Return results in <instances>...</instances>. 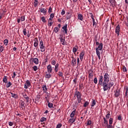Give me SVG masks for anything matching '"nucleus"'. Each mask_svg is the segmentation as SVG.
Listing matches in <instances>:
<instances>
[{
    "mask_svg": "<svg viewBox=\"0 0 128 128\" xmlns=\"http://www.w3.org/2000/svg\"><path fill=\"white\" fill-rule=\"evenodd\" d=\"M104 81V76H100L99 78V84H102L103 90L104 92L106 90H110V88L114 86V82H102Z\"/></svg>",
    "mask_w": 128,
    "mask_h": 128,
    "instance_id": "1",
    "label": "nucleus"
},
{
    "mask_svg": "<svg viewBox=\"0 0 128 128\" xmlns=\"http://www.w3.org/2000/svg\"><path fill=\"white\" fill-rule=\"evenodd\" d=\"M39 46L40 48V52H44L46 51V46L44 44V41L41 40L40 42Z\"/></svg>",
    "mask_w": 128,
    "mask_h": 128,
    "instance_id": "2",
    "label": "nucleus"
},
{
    "mask_svg": "<svg viewBox=\"0 0 128 128\" xmlns=\"http://www.w3.org/2000/svg\"><path fill=\"white\" fill-rule=\"evenodd\" d=\"M110 74H108V73L106 72L104 74V77H103V81L102 82H110Z\"/></svg>",
    "mask_w": 128,
    "mask_h": 128,
    "instance_id": "3",
    "label": "nucleus"
},
{
    "mask_svg": "<svg viewBox=\"0 0 128 128\" xmlns=\"http://www.w3.org/2000/svg\"><path fill=\"white\" fill-rule=\"evenodd\" d=\"M76 96L77 98V100L78 104H80V102H82V94L80 92H76Z\"/></svg>",
    "mask_w": 128,
    "mask_h": 128,
    "instance_id": "4",
    "label": "nucleus"
},
{
    "mask_svg": "<svg viewBox=\"0 0 128 128\" xmlns=\"http://www.w3.org/2000/svg\"><path fill=\"white\" fill-rule=\"evenodd\" d=\"M19 106L22 110H24V108H26L25 103H24V100H20V102L19 103Z\"/></svg>",
    "mask_w": 128,
    "mask_h": 128,
    "instance_id": "5",
    "label": "nucleus"
},
{
    "mask_svg": "<svg viewBox=\"0 0 128 128\" xmlns=\"http://www.w3.org/2000/svg\"><path fill=\"white\" fill-rule=\"evenodd\" d=\"M60 43L62 44V46L66 45V40L64 39V37H60Z\"/></svg>",
    "mask_w": 128,
    "mask_h": 128,
    "instance_id": "6",
    "label": "nucleus"
},
{
    "mask_svg": "<svg viewBox=\"0 0 128 128\" xmlns=\"http://www.w3.org/2000/svg\"><path fill=\"white\" fill-rule=\"evenodd\" d=\"M30 86V82L29 80H27L24 84V88H28Z\"/></svg>",
    "mask_w": 128,
    "mask_h": 128,
    "instance_id": "7",
    "label": "nucleus"
},
{
    "mask_svg": "<svg viewBox=\"0 0 128 128\" xmlns=\"http://www.w3.org/2000/svg\"><path fill=\"white\" fill-rule=\"evenodd\" d=\"M120 25H118L116 26V34H118V36H120Z\"/></svg>",
    "mask_w": 128,
    "mask_h": 128,
    "instance_id": "8",
    "label": "nucleus"
},
{
    "mask_svg": "<svg viewBox=\"0 0 128 128\" xmlns=\"http://www.w3.org/2000/svg\"><path fill=\"white\" fill-rule=\"evenodd\" d=\"M30 60L34 62L35 64H38V58H32Z\"/></svg>",
    "mask_w": 128,
    "mask_h": 128,
    "instance_id": "9",
    "label": "nucleus"
},
{
    "mask_svg": "<svg viewBox=\"0 0 128 128\" xmlns=\"http://www.w3.org/2000/svg\"><path fill=\"white\" fill-rule=\"evenodd\" d=\"M71 64H72V66H75L76 64V59L74 57H72V60L71 62Z\"/></svg>",
    "mask_w": 128,
    "mask_h": 128,
    "instance_id": "10",
    "label": "nucleus"
},
{
    "mask_svg": "<svg viewBox=\"0 0 128 128\" xmlns=\"http://www.w3.org/2000/svg\"><path fill=\"white\" fill-rule=\"evenodd\" d=\"M84 51H82L80 52V58L81 62H82L83 60H84Z\"/></svg>",
    "mask_w": 128,
    "mask_h": 128,
    "instance_id": "11",
    "label": "nucleus"
},
{
    "mask_svg": "<svg viewBox=\"0 0 128 128\" xmlns=\"http://www.w3.org/2000/svg\"><path fill=\"white\" fill-rule=\"evenodd\" d=\"M38 46V38H35L34 39V48H36Z\"/></svg>",
    "mask_w": 128,
    "mask_h": 128,
    "instance_id": "12",
    "label": "nucleus"
},
{
    "mask_svg": "<svg viewBox=\"0 0 128 128\" xmlns=\"http://www.w3.org/2000/svg\"><path fill=\"white\" fill-rule=\"evenodd\" d=\"M76 118H71L68 120V123L72 124L76 122Z\"/></svg>",
    "mask_w": 128,
    "mask_h": 128,
    "instance_id": "13",
    "label": "nucleus"
},
{
    "mask_svg": "<svg viewBox=\"0 0 128 128\" xmlns=\"http://www.w3.org/2000/svg\"><path fill=\"white\" fill-rule=\"evenodd\" d=\"M47 70L48 72L51 73L52 72V65L49 64L47 66Z\"/></svg>",
    "mask_w": 128,
    "mask_h": 128,
    "instance_id": "14",
    "label": "nucleus"
},
{
    "mask_svg": "<svg viewBox=\"0 0 128 128\" xmlns=\"http://www.w3.org/2000/svg\"><path fill=\"white\" fill-rule=\"evenodd\" d=\"M102 46H104V44L102 43H100L98 46L96 48V50H102Z\"/></svg>",
    "mask_w": 128,
    "mask_h": 128,
    "instance_id": "15",
    "label": "nucleus"
},
{
    "mask_svg": "<svg viewBox=\"0 0 128 128\" xmlns=\"http://www.w3.org/2000/svg\"><path fill=\"white\" fill-rule=\"evenodd\" d=\"M96 54L98 56V60H100V50L96 49Z\"/></svg>",
    "mask_w": 128,
    "mask_h": 128,
    "instance_id": "16",
    "label": "nucleus"
},
{
    "mask_svg": "<svg viewBox=\"0 0 128 128\" xmlns=\"http://www.w3.org/2000/svg\"><path fill=\"white\" fill-rule=\"evenodd\" d=\"M62 30L65 32V34H68V24H66L63 27Z\"/></svg>",
    "mask_w": 128,
    "mask_h": 128,
    "instance_id": "17",
    "label": "nucleus"
},
{
    "mask_svg": "<svg viewBox=\"0 0 128 128\" xmlns=\"http://www.w3.org/2000/svg\"><path fill=\"white\" fill-rule=\"evenodd\" d=\"M76 110L74 109L70 114V118H74V116H76Z\"/></svg>",
    "mask_w": 128,
    "mask_h": 128,
    "instance_id": "18",
    "label": "nucleus"
},
{
    "mask_svg": "<svg viewBox=\"0 0 128 128\" xmlns=\"http://www.w3.org/2000/svg\"><path fill=\"white\" fill-rule=\"evenodd\" d=\"M78 18L80 20L82 21L84 20V16H82V14H78Z\"/></svg>",
    "mask_w": 128,
    "mask_h": 128,
    "instance_id": "19",
    "label": "nucleus"
},
{
    "mask_svg": "<svg viewBox=\"0 0 128 128\" xmlns=\"http://www.w3.org/2000/svg\"><path fill=\"white\" fill-rule=\"evenodd\" d=\"M124 90H125V96L126 98H128V87L124 88Z\"/></svg>",
    "mask_w": 128,
    "mask_h": 128,
    "instance_id": "20",
    "label": "nucleus"
},
{
    "mask_svg": "<svg viewBox=\"0 0 128 128\" xmlns=\"http://www.w3.org/2000/svg\"><path fill=\"white\" fill-rule=\"evenodd\" d=\"M45 78H52V74L50 72H46V74L45 75Z\"/></svg>",
    "mask_w": 128,
    "mask_h": 128,
    "instance_id": "21",
    "label": "nucleus"
},
{
    "mask_svg": "<svg viewBox=\"0 0 128 128\" xmlns=\"http://www.w3.org/2000/svg\"><path fill=\"white\" fill-rule=\"evenodd\" d=\"M40 12L44 14H46V10L44 8H41Z\"/></svg>",
    "mask_w": 128,
    "mask_h": 128,
    "instance_id": "22",
    "label": "nucleus"
},
{
    "mask_svg": "<svg viewBox=\"0 0 128 128\" xmlns=\"http://www.w3.org/2000/svg\"><path fill=\"white\" fill-rule=\"evenodd\" d=\"M11 96L12 98H18V94H14L12 92H10Z\"/></svg>",
    "mask_w": 128,
    "mask_h": 128,
    "instance_id": "23",
    "label": "nucleus"
},
{
    "mask_svg": "<svg viewBox=\"0 0 128 128\" xmlns=\"http://www.w3.org/2000/svg\"><path fill=\"white\" fill-rule=\"evenodd\" d=\"M42 88H43L44 92L46 93V90H48V88H46V86L44 85L42 86Z\"/></svg>",
    "mask_w": 128,
    "mask_h": 128,
    "instance_id": "24",
    "label": "nucleus"
},
{
    "mask_svg": "<svg viewBox=\"0 0 128 128\" xmlns=\"http://www.w3.org/2000/svg\"><path fill=\"white\" fill-rule=\"evenodd\" d=\"M114 96L116 98H118L120 96V91L116 90L114 93Z\"/></svg>",
    "mask_w": 128,
    "mask_h": 128,
    "instance_id": "25",
    "label": "nucleus"
},
{
    "mask_svg": "<svg viewBox=\"0 0 128 128\" xmlns=\"http://www.w3.org/2000/svg\"><path fill=\"white\" fill-rule=\"evenodd\" d=\"M110 2L112 6H116V0H110Z\"/></svg>",
    "mask_w": 128,
    "mask_h": 128,
    "instance_id": "26",
    "label": "nucleus"
},
{
    "mask_svg": "<svg viewBox=\"0 0 128 128\" xmlns=\"http://www.w3.org/2000/svg\"><path fill=\"white\" fill-rule=\"evenodd\" d=\"M48 108H52L54 106V104H52V103L48 102Z\"/></svg>",
    "mask_w": 128,
    "mask_h": 128,
    "instance_id": "27",
    "label": "nucleus"
},
{
    "mask_svg": "<svg viewBox=\"0 0 128 128\" xmlns=\"http://www.w3.org/2000/svg\"><path fill=\"white\" fill-rule=\"evenodd\" d=\"M4 44L5 46H8V39H5L4 40Z\"/></svg>",
    "mask_w": 128,
    "mask_h": 128,
    "instance_id": "28",
    "label": "nucleus"
},
{
    "mask_svg": "<svg viewBox=\"0 0 128 128\" xmlns=\"http://www.w3.org/2000/svg\"><path fill=\"white\" fill-rule=\"evenodd\" d=\"M3 82H4L5 84H6V82H8V78H6V76H4L3 78Z\"/></svg>",
    "mask_w": 128,
    "mask_h": 128,
    "instance_id": "29",
    "label": "nucleus"
},
{
    "mask_svg": "<svg viewBox=\"0 0 128 128\" xmlns=\"http://www.w3.org/2000/svg\"><path fill=\"white\" fill-rule=\"evenodd\" d=\"M88 104H90V102L88 101L86 102L84 104V108H86Z\"/></svg>",
    "mask_w": 128,
    "mask_h": 128,
    "instance_id": "30",
    "label": "nucleus"
},
{
    "mask_svg": "<svg viewBox=\"0 0 128 128\" xmlns=\"http://www.w3.org/2000/svg\"><path fill=\"white\" fill-rule=\"evenodd\" d=\"M104 124H106V126H108V120L106 119V118H104Z\"/></svg>",
    "mask_w": 128,
    "mask_h": 128,
    "instance_id": "31",
    "label": "nucleus"
},
{
    "mask_svg": "<svg viewBox=\"0 0 128 128\" xmlns=\"http://www.w3.org/2000/svg\"><path fill=\"white\" fill-rule=\"evenodd\" d=\"M96 100H94L92 101V105H91V106L92 108H93V106H96Z\"/></svg>",
    "mask_w": 128,
    "mask_h": 128,
    "instance_id": "32",
    "label": "nucleus"
},
{
    "mask_svg": "<svg viewBox=\"0 0 128 128\" xmlns=\"http://www.w3.org/2000/svg\"><path fill=\"white\" fill-rule=\"evenodd\" d=\"M41 122H46V118L43 117L40 118Z\"/></svg>",
    "mask_w": 128,
    "mask_h": 128,
    "instance_id": "33",
    "label": "nucleus"
},
{
    "mask_svg": "<svg viewBox=\"0 0 128 128\" xmlns=\"http://www.w3.org/2000/svg\"><path fill=\"white\" fill-rule=\"evenodd\" d=\"M60 30V28H58V27H55L54 28V32H58V31Z\"/></svg>",
    "mask_w": 128,
    "mask_h": 128,
    "instance_id": "34",
    "label": "nucleus"
},
{
    "mask_svg": "<svg viewBox=\"0 0 128 128\" xmlns=\"http://www.w3.org/2000/svg\"><path fill=\"white\" fill-rule=\"evenodd\" d=\"M114 122V119L112 118H110L109 120V124L110 125L112 124V122Z\"/></svg>",
    "mask_w": 128,
    "mask_h": 128,
    "instance_id": "35",
    "label": "nucleus"
},
{
    "mask_svg": "<svg viewBox=\"0 0 128 128\" xmlns=\"http://www.w3.org/2000/svg\"><path fill=\"white\" fill-rule=\"evenodd\" d=\"M22 96H23L24 98H26V99L30 98V97H28V96L26 95V94H25V93L23 94Z\"/></svg>",
    "mask_w": 128,
    "mask_h": 128,
    "instance_id": "36",
    "label": "nucleus"
},
{
    "mask_svg": "<svg viewBox=\"0 0 128 128\" xmlns=\"http://www.w3.org/2000/svg\"><path fill=\"white\" fill-rule=\"evenodd\" d=\"M46 95L45 96V98H46V100H48L50 96V94H48V92H46Z\"/></svg>",
    "mask_w": 128,
    "mask_h": 128,
    "instance_id": "37",
    "label": "nucleus"
},
{
    "mask_svg": "<svg viewBox=\"0 0 128 128\" xmlns=\"http://www.w3.org/2000/svg\"><path fill=\"white\" fill-rule=\"evenodd\" d=\"M38 0H34V6L35 8H36V6H38Z\"/></svg>",
    "mask_w": 128,
    "mask_h": 128,
    "instance_id": "38",
    "label": "nucleus"
},
{
    "mask_svg": "<svg viewBox=\"0 0 128 128\" xmlns=\"http://www.w3.org/2000/svg\"><path fill=\"white\" fill-rule=\"evenodd\" d=\"M20 21H21V22H24V20H26V18H25L24 16H22L20 17Z\"/></svg>",
    "mask_w": 128,
    "mask_h": 128,
    "instance_id": "39",
    "label": "nucleus"
},
{
    "mask_svg": "<svg viewBox=\"0 0 128 128\" xmlns=\"http://www.w3.org/2000/svg\"><path fill=\"white\" fill-rule=\"evenodd\" d=\"M4 47L3 46H0V52H4Z\"/></svg>",
    "mask_w": 128,
    "mask_h": 128,
    "instance_id": "40",
    "label": "nucleus"
},
{
    "mask_svg": "<svg viewBox=\"0 0 128 128\" xmlns=\"http://www.w3.org/2000/svg\"><path fill=\"white\" fill-rule=\"evenodd\" d=\"M41 20H42V22H46V18H44V16L42 17Z\"/></svg>",
    "mask_w": 128,
    "mask_h": 128,
    "instance_id": "41",
    "label": "nucleus"
},
{
    "mask_svg": "<svg viewBox=\"0 0 128 128\" xmlns=\"http://www.w3.org/2000/svg\"><path fill=\"white\" fill-rule=\"evenodd\" d=\"M32 68H33L34 72H36V70H38V66H33Z\"/></svg>",
    "mask_w": 128,
    "mask_h": 128,
    "instance_id": "42",
    "label": "nucleus"
},
{
    "mask_svg": "<svg viewBox=\"0 0 128 128\" xmlns=\"http://www.w3.org/2000/svg\"><path fill=\"white\" fill-rule=\"evenodd\" d=\"M92 124V120H88L87 126H90Z\"/></svg>",
    "mask_w": 128,
    "mask_h": 128,
    "instance_id": "43",
    "label": "nucleus"
},
{
    "mask_svg": "<svg viewBox=\"0 0 128 128\" xmlns=\"http://www.w3.org/2000/svg\"><path fill=\"white\" fill-rule=\"evenodd\" d=\"M56 60H52V62H51V64H52V66H54L56 64Z\"/></svg>",
    "mask_w": 128,
    "mask_h": 128,
    "instance_id": "44",
    "label": "nucleus"
},
{
    "mask_svg": "<svg viewBox=\"0 0 128 128\" xmlns=\"http://www.w3.org/2000/svg\"><path fill=\"white\" fill-rule=\"evenodd\" d=\"M77 50H78V49L76 48H74V47L73 48V49H72L73 52L76 53V52Z\"/></svg>",
    "mask_w": 128,
    "mask_h": 128,
    "instance_id": "45",
    "label": "nucleus"
},
{
    "mask_svg": "<svg viewBox=\"0 0 128 128\" xmlns=\"http://www.w3.org/2000/svg\"><path fill=\"white\" fill-rule=\"evenodd\" d=\"M92 20L93 22V26H96V20H94V19Z\"/></svg>",
    "mask_w": 128,
    "mask_h": 128,
    "instance_id": "46",
    "label": "nucleus"
},
{
    "mask_svg": "<svg viewBox=\"0 0 128 128\" xmlns=\"http://www.w3.org/2000/svg\"><path fill=\"white\" fill-rule=\"evenodd\" d=\"M110 112H108V114L106 115V118L108 119L110 118Z\"/></svg>",
    "mask_w": 128,
    "mask_h": 128,
    "instance_id": "47",
    "label": "nucleus"
},
{
    "mask_svg": "<svg viewBox=\"0 0 128 128\" xmlns=\"http://www.w3.org/2000/svg\"><path fill=\"white\" fill-rule=\"evenodd\" d=\"M23 32H24V36H26V28L24 29Z\"/></svg>",
    "mask_w": 128,
    "mask_h": 128,
    "instance_id": "48",
    "label": "nucleus"
},
{
    "mask_svg": "<svg viewBox=\"0 0 128 128\" xmlns=\"http://www.w3.org/2000/svg\"><path fill=\"white\" fill-rule=\"evenodd\" d=\"M12 84L10 82H9L8 84H6V88H10V86H12Z\"/></svg>",
    "mask_w": 128,
    "mask_h": 128,
    "instance_id": "49",
    "label": "nucleus"
},
{
    "mask_svg": "<svg viewBox=\"0 0 128 128\" xmlns=\"http://www.w3.org/2000/svg\"><path fill=\"white\" fill-rule=\"evenodd\" d=\"M52 7L50 6V7L49 8H48V12L49 14H50V12H52Z\"/></svg>",
    "mask_w": 128,
    "mask_h": 128,
    "instance_id": "50",
    "label": "nucleus"
},
{
    "mask_svg": "<svg viewBox=\"0 0 128 128\" xmlns=\"http://www.w3.org/2000/svg\"><path fill=\"white\" fill-rule=\"evenodd\" d=\"M122 70H123V72H128V70H126V67H125L124 66Z\"/></svg>",
    "mask_w": 128,
    "mask_h": 128,
    "instance_id": "51",
    "label": "nucleus"
},
{
    "mask_svg": "<svg viewBox=\"0 0 128 128\" xmlns=\"http://www.w3.org/2000/svg\"><path fill=\"white\" fill-rule=\"evenodd\" d=\"M89 78H92V76H94V74H92V73H90L89 74V76H88Z\"/></svg>",
    "mask_w": 128,
    "mask_h": 128,
    "instance_id": "52",
    "label": "nucleus"
},
{
    "mask_svg": "<svg viewBox=\"0 0 128 128\" xmlns=\"http://www.w3.org/2000/svg\"><path fill=\"white\" fill-rule=\"evenodd\" d=\"M50 18H54V13H52L50 14Z\"/></svg>",
    "mask_w": 128,
    "mask_h": 128,
    "instance_id": "53",
    "label": "nucleus"
},
{
    "mask_svg": "<svg viewBox=\"0 0 128 128\" xmlns=\"http://www.w3.org/2000/svg\"><path fill=\"white\" fill-rule=\"evenodd\" d=\"M66 14V11H64V10H62V12H61V14L62 16H64V14Z\"/></svg>",
    "mask_w": 128,
    "mask_h": 128,
    "instance_id": "54",
    "label": "nucleus"
},
{
    "mask_svg": "<svg viewBox=\"0 0 128 128\" xmlns=\"http://www.w3.org/2000/svg\"><path fill=\"white\" fill-rule=\"evenodd\" d=\"M90 15L91 18L92 20H94V14H92V13H90Z\"/></svg>",
    "mask_w": 128,
    "mask_h": 128,
    "instance_id": "55",
    "label": "nucleus"
},
{
    "mask_svg": "<svg viewBox=\"0 0 128 128\" xmlns=\"http://www.w3.org/2000/svg\"><path fill=\"white\" fill-rule=\"evenodd\" d=\"M106 128H112V126L110 124H108V125L106 126Z\"/></svg>",
    "mask_w": 128,
    "mask_h": 128,
    "instance_id": "56",
    "label": "nucleus"
},
{
    "mask_svg": "<svg viewBox=\"0 0 128 128\" xmlns=\"http://www.w3.org/2000/svg\"><path fill=\"white\" fill-rule=\"evenodd\" d=\"M94 82L95 84H98V78H94Z\"/></svg>",
    "mask_w": 128,
    "mask_h": 128,
    "instance_id": "57",
    "label": "nucleus"
},
{
    "mask_svg": "<svg viewBox=\"0 0 128 128\" xmlns=\"http://www.w3.org/2000/svg\"><path fill=\"white\" fill-rule=\"evenodd\" d=\"M54 70L56 72H58V67H55Z\"/></svg>",
    "mask_w": 128,
    "mask_h": 128,
    "instance_id": "58",
    "label": "nucleus"
},
{
    "mask_svg": "<svg viewBox=\"0 0 128 128\" xmlns=\"http://www.w3.org/2000/svg\"><path fill=\"white\" fill-rule=\"evenodd\" d=\"M77 64H78V66H80V58H77Z\"/></svg>",
    "mask_w": 128,
    "mask_h": 128,
    "instance_id": "59",
    "label": "nucleus"
},
{
    "mask_svg": "<svg viewBox=\"0 0 128 128\" xmlns=\"http://www.w3.org/2000/svg\"><path fill=\"white\" fill-rule=\"evenodd\" d=\"M48 24L49 26H52V22H48Z\"/></svg>",
    "mask_w": 128,
    "mask_h": 128,
    "instance_id": "60",
    "label": "nucleus"
},
{
    "mask_svg": "<svg viewBox=\"0 0 128 128\" xmlns=\"http://www.w3.org/2000/svg\"><path fill=\"white\" fill-rule=\"evenodd\" d=\"M13 124H14V123H12V122H9V126H12Z\"/></svg>",
    "mask_w": 128,
    "mask_h": 128,
    "instance_id": "61",
    "label": "nucleus"
},
{
    "mask_svg": "<svg viewBox=\"0 0 128 128\" xmlns=\"http://www.w3.org/2000/svg\"><path fill=\"white\" fill-rule=\"evenodd\" d=\"M40 97L39 96H37L36 100H40Z\"/></svg>",
    "mask_w": 128,
    "mask_h": 128,
    "instance_id": "62",
    "label": "nucleus"
},
{
    "mask_svg": "<svg viewBox=\"0 0 128 128\" xmlns=\"http://www.w3.org/2000/svg\"><path fill=\"white\" fill-rule=\"evenodd\" d=\"M118 120H122V116H118Z\"/></svg>",
    "mask_w": 128,
    "mask_h": 128,
    "instance_id": "63",
    "label": "nucleus"
},
{
    "mask_svg": "<svg viewBox=\"0 0 128 128\" xmlns=\"http://www.w3.org/2000/svg\"><path fill=\"white\" fill-rule=\"evenodd\" d=\"M58 76H62V72H58Z\"/></svg>",
    "mask_w": 128,
    "mask_h": 128,
    "instance_id": "64",
    "label": "nucleus"
}]
</instances>
